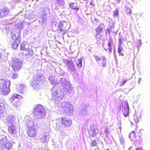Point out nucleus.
<instances>
[{
	"mask_svg": "<svg viewBox=\"0 0 150 150\" xmlns=\"http://www.w3.org/2000/svg\"><path fill=\"white\" fill-rule=\"evenodd\" d=\"M65 88V89H61L60 94L59 93V91H57L56 87H54L52 88V99L54 100L56 104H57L58 105L61 102H60V100L64 98V93L68 95L70 94L72 95L74 94V88L70 83Z\"/></svg>",
	"mask_w": 150,
	"mask_h": 150,
	"instance_id": "1",
	"label": "nucleus"
},
{
	"mask_svg": "<svg viewBox=\"0 0 150 150\" xmlns=\"http://www.w3.org/2000/svg\"><path fill=\"white\" fill-rule=\"evenodd\" d=\"M43 79V76L36 74L34 76L30 83L33 88L35 90L38 91L40 89V85L42 83Z\"/></svg>",
	"mask_w": 150,
	"mask_h": 150,
	"instance_id": "2",
	"label": "nucleus"
},
{
	"mask_svg": "<svg viewBox=\"0 0 150 150\" xmlns=\"http://www.w3.org/2000/svg\"><path fill=\"white\" fill-rule=\"evenodd\" d=\"M11 82L8 80L0 79V92L3 95L8 94L10 91Z\"/></svg>",
	"mask_w": 150,
	"mask_h": 150,
	"instance_id": "3",
	"label": "nucleus"
},
{
	"mask_svg": "<svg viewBox=\"0 0 150 150\" xmlns=\"http://www.w3.org/2000/svg\"><path fill=\"white\" fill-rule=\"evenodd\" d=\"M20 39L21 37L19 33L15 34L12 32L11 38L8 42L12 45L13 49H16L17 48L20 43Z\"/></svg>",
	"mask_w": 150,
	"mask_h": 150,
	"instance_id": "4",
	"label": "nucleus"
},
{
	"mask_svg": "<svg viewBox=\"0 0 150 150\" xmlns=\"http://www.w3.org/2000/svg\"><path fill=\"white\" fill-rule=\"evenodd\" d=\"M34 115L38 118H43L46 116V113L43 106L41 105H37L34 110Z\"/></svg>",
	"mask_w": 150,
	"mask_h": 150,
	"instance_id": "5",
	"label": "nucleus"
},
{
	"mask_svg": "<svg viewBox=\"0 0 150 150\" xmlns=\"http://www.w3.org/2000/svg\"><path fill=\"white\" fill-rule=\"evenodd\" d=\"M10 65H11L13 70L15 72H18L21 68L22 63L20 59L12 58Z\"/></svg>",
	"mask_w": 150,
	"mask_h": 150,
	"instance_id": "6",
	"label": "nucleus"
},
{
	"mask_svg": "<svg viewBox=\"0 0 150 150\" xmlns=\"http://www.w3.org/2000/svg\"><path fill=\"white\" fill-rule=\"evenodd\" d=\"M61 106L64 112L69 116L73 114L74 108L73 106L70 103L63 102L61 104Z\"/></svg>",
	"mask_w": 150,
	"mask_h": 150,
	"instance_id": "7",
	"label": "nucleus"
},
{
	"mask_svg": "<svg viewBox=\"0 0 150 150\" xmlns=\"http://www.w3.org/2000/svg\"><path fill=\"white\" fill-rule=\"evenodd\" d=\"M63 62L67 67V70L71 73H74L76 71L75 65L72 60H69L66 59H63Z\"/></svg>",
	"mask_w": 150,
	"mask_h": 150,
	"instance_id": "8",
	"label": "nucleus"
},
{
	"mask_svg": "<svg viewBox=\"0 0 150 150\" xmlns=\"http://www.w3.org/2000/svg\"><path fill=\"white\" fill-rule=\"evenodd\" d=\"M90 137H96V139L98 140L99 137L101 135V133H99V131L96 128L93 126H91L88 131Z\"/></svg>",
	"mask_w": 150,
	"mask_h": 150,
	"instance_id": "9",
	"label": "nucleus"
},
{
	"mask_svg": "<svg viewBox=\"0 0 150 150\" xmlns=\"http://www.w3.org/2000/svg\"><path fill=\"white\" fill-rule=\"evenodd\" d=\"M29 117H26L25 121L28 128H37V122L35 119L29 118Z\"/></svg>",
	"mask_w": 150,
	"mask_h": 150,
	"instance_id": "10",
	"label": "nucleus"
},
{
	"mask_svg": "<svg viewBox=\"0 0 150 150\" xmlns=\"http://www.w3.org/2000/svg\"><path fill=\"white\" fill-rule=\"evenodd\" d=\"M88 105L83 104L82 105L81 108L79 112V115L83 117H85L88 114Z\"/></svg>",
	"mask_w": 150,
	"mask_h": 150,
	"instance_id": "11",
	"label": "nucleus"
},
{
	"mask_svg": "<svg viewBox=\"0 0 150 150\" xmlns=\"http://www.w3.org/2000/svg\"><path fill=\"white\" fill-rule=\"evenodd\" d=\"M67 23L66 22H60L58 24L57 31L59 32H62L63 34H65L67 30Z\"/></svg>",
	"mask_w": 150,
	"mask_h": 150,
	"instance_id": "12",
	"label": "nucleus"
},
{
	"mask_svg": "<svg viewBox=\"0 0 150 150\" xmlns=\"http://www.w3.org/2000/svg\"><path fill=\"white\" fill-rule=\"evenodd\" d=\"M0 144L8 149H10L12 146L11 143L8 141L6 137L0 139Z\"/></svg>",
	"mask_w": 150,
	"mask_h": 150,
	"instance_id": "13",
	"label": "nucleus"
},
{
	"mask_svg": "<svg viewBox=\"0 0 150 150\" xmlns=\"http://www.w3.org/2000/svg\"><path fill=\"white\" fill-rule=\"evenodd\" d=\"M50 137L49 134L48 132L45 133L40 136V142L42 143H47Z\"/></svg>",
	"mask_w": 150,
	"mask_h": 150,
	"instance_id": "14",
	"label": "nucleus"
},
{
	"mask_svg": "<svg viewBox=\"0 0 150 150\" xmlns=\"http://www.w3.org/2000/svg\"><path fill=\"white\" fill-rule=\"evenodd\" d=\"M9 12V10L8 8H3L0 9V18H4L7 16Z\"/></svg>",
	"mask_w": 150,
	"mask_h": 150,
	"instance_id": "15",
	"label": "nucleus"
},
{
	"mask_svg": "<svg viewBox=\"0 0 150 150\" xmlns=\"http://www.w3.org/2000/svg\"><path fill=\"white\" fill-rule=\"evenodd\" d=\"M61 121L62 124L66 127L70 126L72 124V120L67 117H62L61 118Z\"/></svg>",
	"mask_w": 150,
	"mask_h": 150,
	"instance_id": "16",
	"label": "nucleus"
},
{
	"mask_svg": "<svg viewBox=\"0 0 150 150\" xmlns=\"http://www.w3.org/2000/svg\"><path fill=\"white\" fill-rule=\"evenodd\" d=\"M49 11V8H46L44 10H43L41 12V21H42L43 24H46L47 14Z\"/></svg>",
	"mask_w": 150,
	"mask_h": 150,
	"instance_id": "17",
	"label": "nucleus"
},
{
	"mask_svg": "<svg viewBox=\"0 0 150 150\" xmlns=\"http://www.w3.org/2000/svg\"><path fill=\"white\" fill-rule=\"evenodd\" d=\"M70 82L67 80H66L64 78H61L59 79L57 84H59L63 87L62 89H65V87L69 84Z\"/></svg>",
	"mask_w": 150,
	"mask_h": 150,
	"instance_id": "18",
	"label": "nucleus"
},
{
	"mask_svg": "<svg viewBox=\"0 0 150 150\" xmlns=\"http://www.w3.org/2000/svg\"><path fill=\"white\" fill-rule=\"evenodd\" d=\"M37 128H29L27 132V134L29 136L34 137L35 136L36 134V129Z\"/></svg>",
	"mask_w": 150,
	"mask_h": 150,
	"instance_id": "19",
	"label": "nucleus"
},
{
	"mask_svg": "<svg viewBox=\"0 0 150 150\" xmlns=\"http://www.w3.org/2000/svg\"><path fill=\"white\" fill-rule=\"evenodd\" d=\"M129 108L127 104H125L123 107L122 112L125 117H127L128 115Z\"/></svg>",
	"mask_w": 150,
	"mask_h": 150,
	"instance_id": "20",
	"label": "nucleus"
},
{
	"mask_svg": "<svg viewBox=\"0 0 150 150\" xmlns=\"http://www.w3.org/2000/svg\"><path fill=\"white\" fill-rule=\"evenodd\" d=\"M9 126L8 132L10 133L12 135H14L16 133V130L15 126L13 124H10L8 125Z\"/></svg>",
	"mask_w": 150,
	"mask_h": 150,
	"instance_id": "21",
	"label": "nucleus"
},
{
	"mask_svg": "<svg viewBox=\"0 0 150 150\" xmlns=\"http://www.w3.org/2000/svg\"><path fill=\"white\" fill-rule=\"evenodd\" d=\"M49 80L51 84L54 86H56L58 83L57 80H55L54 77L53 76H51L50 77Z\"/></svg>",
	"mask_w": 150,
	"mask_h": 150,
	"instance_id": "22",
	"label": "nucleus"
},
{
	"mask_svg": "<svg viewBox=\"0 0 150 150\" xmlns=\"http://www.w3.org/2000/svg\"><path fill=\"white\" fill-rule=\"evenodd\" d=\"M14 118L12 115H7L6 117V121L7 123H10V124H13V122Z\"/></svg>",
	"mask_w": 150,
	"mask_h": 150,
	"instance_id": "23",
	"label": "nucleus"
},
{
	"mask_svg": "<svg viewBox=\"0 0 150 150\" xmlns=\"http://www.w3.org/2000/svg\"><path fill=\"white\" fill-rule=\"evenodd\" d=\"M53 143V145H54L55 147H57L60 148H61L62 147V143L59 140L54 141Z\"/></svg>",
	"mask_w": 150,
	"mask_h": 150,
	"instance_id": "24",
	"label": "nucleus"
},
{
	"mask_svg": "<svg viewBox=\"0 0 150 150\" xmlns=\"http://www.w3.org/2000/svg\"><path fill=\"white\" fill-rule=\"evenodd\" d=\"M136 135L135 134V132L134 131H132L129 135V138L131 139L132 142L134 141L135 140L136 138Z\"/></svg>",
	"mask_w": 150,
	"mask_h": 150,
	"instance_id": "25",
	"label": "nucleus"
},
{
	"mask_svg": "<svg viewBox=\"0 0 150 150\" xmlns=\"http://www.w3.org/2000/svg\"><path fill=\"white\" fill-rule=\"evenodd\" d=\"M76 61V65L77 67L79 68H81L82 67V59L81 58L78 59Z\"/></svg>",
	"mask_w": 150,
	"mask_h": 150,
	"instance_id": "26",
	"label": "nucleus"
},
{
	"mask_svg": "<svg viewBox=\"0 0 150 150\" xmlns=\"http://www.w3.org/2000/svg\"><path fill=\"white\" fill-rule=\"evenodd\" d=\"M139 140H138V139H137V141L136 140L134 141V143L135 145V146H139L140 145L142 146V145H143L142 142L141 140V139L140 138V137H139Z\"/></svg>",
	"mask_w": 150,
	"mask_h": 150,
	"instance_id": "27",
	"label": "nucleus"
},
{
	"mask_svg": "<svg viewBox=\"0 0 150 150\" xmlns=\"http://www.w3.org/2000/svg\"><path fill=\"white\" fill-rule=\"evenodd\" d=\"M75 3L73 2L70 3L69 4V7L72 9L74 10H76V11H78L79 10V8L75 6Z\"/></svg>",
	"mask_w": 150,
	"mask_h": 150,
	"instance_id": "28",
	"label": "nucleus"
},
{
	"mask_svg": "<svg viewBox=\"0 0 150 150\" xmlns=\"http://www.w3.org/2000/svg\"><path fill=\"white\" fill-rule=\"evenodd\" d=\"M20 103L18 100H17L14 102L13 104V108L15 110H17L19 106Z\"/></svg>",
	"mask_w": 150,
	"mask_h": 150,
	"instance_id": "29",
	"label": "nucleus"
},
{
	"mask_svg": "<svg viewBox=\"0 0 150 150\" xmlns=\"http://www.w3.org/2000/svg\"><path fill=\"white\" fill-rule=\"evenodd\" d=\"M140 117L141 115L140 114H139V115H137L136 114H134V120L136 124L139 122Z\"/></svg>",
	"mask_w": 150,
	"mask_h": 150,
	"instance_id": "30",
	"label": "nucleus"
},
{
	"mask_svg": "<svg viewBox=\"0 0 150 150\" xmlns=\"http://www.w3.org/2000/svg\"><path fill=\"white\" fill-rule=\"evenodd\" d=\"M56 129L59 131L61 130L62 124L60 123V121L59 120L57 121L56 123Z\"/></svg>",
	"mask_w": 150,
	"mask_h": 150,
	"instance_id": "31",
	"label": "nucleus"
},
{
	"mask_svg": "<svg viewBox=\"0 0 150 150\" xmlns=\"http://www.w3.org/2000/svg\"><path fill=\"white\" fill-rule=\"evenodd\" d=\"M59 6H64L65 4L64 0H55Z\"/></svg>",
	"mask_w": 150,
	"mask_h": 150,
	"instance_id": "32",
	"label": "nucleus"
},
{
	"mask_svg": "<svg viewBox=\"0 0 150 150\" xmlns=\"http://www.w3.org/2000/svg\"><path fill=\"white\" fill-rule=\"evenodd\" d=\"M25 86L22 84L20 85L17 88V91L21 93L23 92V90L24 89Z\"/></svg>",
	"mask_w": 150,
	"mask_h": 150,
	"instance_id": "33",
	"label": "nucleus"
},
{
	"mask_svg": "<svg viewBox=\"0 0 150 150\" xmlns=\"http://www.w3.org/2000/svg\"><path fill=\"white\" fill-rule=\"evenodd\" d=\"M135 148H134L133 147L131 146L128 149V150H142V146H135Z\"/></svg>",
	"mask_w": 150,
	"mask_h": 150,
	"instance_id": "34",
	"label": "nucleus"
},
{
	"mask_svg": "<svg viewBox=\"0 0 150 150\" xmlns=\"http://www.w3.org/2000/svg\"><path fill=\"white\" fill-rule=\"evenodd\" d=\"M102 62L101 63V66L102 67H104L106 65V59L105 57L103 56H102Z\"/></svg>",
	"mask_w": 150,
	"mask_h": 150,
	"instance_id": "35",
	"label": "nucleus"
},
{
	"mask_svg": "<svg viewBox=\"0 0 150 150\" xmlns=\"http://www.w3.org/2000/svg\"><path fill=\"white\" fill-rule=\"evenodd\" d=\"M97 144V142L96 140H93V141H91V146L92 147L91 149V150H93L94 149L93 147L96 146Z\"/></svg>",
	"mask_w": 150,
	"mask_h": 150,
	"instance_id": "36",
	"label": "nucleus"
},
{
	"mask_svg": "<svg viewBox=\"0 0 150 150\" xmlns=\"http://www.w3.org/2000/svg\"><path fill=\"white\" fill-rule=\"evenodd\" d=\"M103 28L101 27V25H99L96 29V33H101L103 30Z\"/></svg>",
	"mask_w": 150,
	"mask_h": 150,
	"instance_id": "37",
	"label": "nucleus"
},
{
	"mask_svg": "<svg viewBox=\"0 0 150 150\" xmlns=\"http://www.w3.org/2000/svg\"><path fill=\"white\" fill-rule=\"evenodd\" d=\"M5 108V105L3 103H0V113L2 112Z\"/></svg>",
	"mask_w": 150,
	"mask_h": 150,
	"instance_id": "38",
	"label": "nucleus"
},
{
	"mask_svg": "<svg viewBox=\"0 0 150 150\" xmlns=\"http://www.w3.org/2000/svg\"><path fill=\"white\" fill-rule=\"evenodd\" d=\"M56 71H57L58 73H59L61 74H63L64 72L63 70L60 67H58L56 68Z\"/></svg>",
	"mask_w": 150,
	"mask_h": 150,
	"instance_id": "39",
	"label": "nucleus"
},
{
	"mask_svg": "<svg viewBox=\"0 0 150 150\" xmlns=\"http://www.w3.org/2000/svg\"><path fill=\"white\" fill-rule=\"evenodd\" d=\"M120 143L122 144L123 146L124 145L125 140L122 136L120 137Z\"/></svg>",
	"mask_w": 150,
	"mask_h": 150,
	"instance_id": "40",
	"label": "nucleus"
},
{
	"mask_svg": "<svg viewBox=\"0 0 150 150\" xmlns=\"http://www.w3.org/2000/svg\"><path fill=\"white\" fill-rule=\"evenodd\" d=\"M23 23L20 22L18 23L17 25V27L18 28L21 29L23 28Z\"/></svg>",
	"mask_w": 150,
	"mask_h": 150,
	"instance_id": "41",
	"label": "nucleus"
},
{
	"mask_svg": "<svg viewBox=\"0 0 150 150\" xmlns=\"http://www.w3.org/2000/svg\"><path fill=\"white\" fill-rule=\"evenodd\" d=\"M125 11L126 13L127 14H131L132 13V11L130 8H125Z\"/></svg>",
	"mask_w": 150,
	"mask_h": 150,
	"instance_id": "42",
	"label": "nucleus"
},
{
	"mask_svg": "<svg viewBox=\"0 0 150 150\" xmlns=\"http://www.w3.org/2000/svg\"><path fill=\"white\" fill-rule=\"evenodd\" d=\"M18 74L17 73H13L11 75L12 78L14 79H15L18 78Z\"/></svg>",
	"mask_w": 150,
	"mask_h": 150,
	"instance_id": "43",
	"label": "nucleus"
},
{
	"mask_svg": "<svg viewBox=\"0 0 150 150\" xmlns=\"http://www.w3.org/2000/svg\"><path fill=\"white\" fill-rule=\"evenodd\" d=\"M94 57L96 61L98 62L100 61L101 59V57H99L98 56H94Z\"/></svg>",
	"mask_w": 150,
	"mask_h": 150,
	"instance_id": "44",
	"label": "nucleus"
},
{
	"mask_svg": "<svg viewBox=\"0 0 150 150\" xmlns=\"http://www.w3.org/2000/svg\"><path fill=\"white\" fill-rule=\"evenodd\" d=\"M112 42V38H110L109 40L108 41V47H111V43Z\"/></svg>",
	"mask_w": 150,
	"mask_h": 150,
	"instance_id": "45",
	"label": "nucleus"
},
{
	"mask_svg": "<svg viewBox=\"0 0 150 150\" xmlns=\"http://www.w3.org/2000/svg\"><path fill=\"white\" fill-rule=\"evenodd\" d=\"M128 80L129 79H126L121 81L120 86H121L124 85L125 83H126Z\"/></svg>",
	"mask_w": 150,
	"mask_h": 150,
	"instance_id": "46",
	"label": "nucleus"
},
{
	"mask_svg": "<svg viewBox=\"0 0 150 150\" xmlns=\"http://www.w3.org/2000/svg\"><path fill=\"white\" fill-rule=\"evenodd\" d=\"M111 30L110 28H107L106 30L105 34L107 35V34H108L109 35H110V33L111 32Z\"/></svg>",
	"mask_w": 150,
	"mask_h": 150,
	"instance_id": "47",
	"label": "nucleus"
},
{
	"mask_svg": "<svg viewBox=\"0 0 150 150\" xmlns=\"http://www.w3.org/2000/svg\"><path fill=\"white\" fill-rule=\"evenodd\" d=\"M15 98L16 99V97L15 96L14 94L12 96V97L10 99V101L11 102H12Z\"/></svg>",
	"mask_w": 150,
	"mask_h": 150,
	"instance_id": "48",
	"label": "nucleus"
},
{
	"mask_svg": "<svg viewBox=\"0 0 150 150\" xmlns=\"http://www.w3.org/2000/svg\"><path fill=\"white\" fill-rule=\"evenodd\" d=\"M123 50V48L121 45H119V47L117 50V52L119 53H120L121 51Z\"/></svg>",
	"mask_w": 150,
	"mask_h": 150,
	"instance_id": "49",
	"label": "nucleus"
},
{
	"mask_svg": "<svg viewBox=\"0 0 150 150\" xmlns=\"http://www.w3.org/2000/svg\"><path fill=\"white\" fill-rule=\"evenodd\" d=\"M114 14L113 16H117L118 15L119 11L117 9H116L114 11Z\"/></svg>",
	"mask_w": 150,
	"mask_h": 150,
	"instance_id": "50",
	"label": "nucleus"
},
{
	"mask_svg": "<svg viewBox=\"0 0 150 150\" xmlns=\"http://www.w3.org/2000/svg\"><path fill=\"white\" fill-rule=\"evenodd\" d=\"M15 96L16 97V99L18 100V99H20L22 98V96L19 95H18L17 94H15Z\"/></svg>",
	"mask_w": 150,
	"mask_h": 150,
	"instance_id": "51",
	"label": "nucleus"
},
{
	"mask_svg": "<svg viewBox=\"0 0 150 150\" xmlns=\"http://www.w3.org/2000/svg\"><path fill=\"white\" fill-rule=\"evenodd\" d=\"M30 49H25L24 51V52L25 53V55H29V52Z\"/></svg>",
	"mask_w": 150,
	"mask_h": 150,
	"instance_id": "52",
	"label": "nucleus"
},
{
	"mask_svg": "<svg viewBox=\"0 0 150 150\" xmlns=\"http://www.w3.org/2000/svg\"><path fill=\"white\" fill-rule=\"evenodd\" d=\"M29 57H33V51L32 50H30L29 51Z\"/></svg>",
	"mask_w": 150,
	"mask_h": 150,
	"instance_id": "53",
	"label": "nucleus"
},
{
	"mask_svg": "<svg viewBox=\"0 0 150 150\" xmlns=\"http://www.w3.org/2000/svg\"><path fill=\"white\" fill-rule=\"evenodd\" d=\"M21 50H25V45L24 44H21Z\"/></svg>",
	"mask_w": 150,
	"mask_h": 150,
	"instance_id": "54",
	"label": "nucleus"
},
{
	"mask_svg": "<svg viewBox=\"0 0 150 150\" xmlns=\"http://www.w3.org/2000/svg\"><path fill=\"white\" fill-rule=\"evenodd\" d=\"M119 45H121L122 43V40L121 38H119L118 40Z\"/></svg>",
	"mask_w": 150,
	"mask_h": 150,
	"instance_id": "55",
	"label": "nucleus"
},
{
	"mask_svg": "<svg viewBox=\"0 0 150 150\" xmlns=\"http://www.w3.org/2000/svg\"><path fill=\"white\" fill-rule=\"evenodd\" d=\"M97 33L96 34L95 36H96V39L98 40V36H99V35L98 34L99 33Z\"/></svg>",
	"mask_w": 150,
	"mask_h": 150,
	"instance_id": "56",
	"label": "nucleus"
},
{
	"mask_svg": "<svg viewBox=\"0 0 150 150\" xmlns=\"http://www.w3.org/2000/svg\"><path fill=\"white\" fill-rule=\"evenodd\" d=\"M142 42L141 40H139V47H140V46H141L142 45Z\"/></svg>",
	"mask_w": 150,
	"mask_h": 150,
	"instance_id": "57",
	"label": "nucleus"
},
{
	"mask_svg": "<svg viewBox=\"0 0 150 150\" xmlns=\"http://www.w3.org/2000/svg\"><path fill=\"white\" fill-rule=\"evenodd\" d=\"M94 20L95 21H96L97 22H98L99 21V19H97V18H96L95 17L94 18Z\"/></svg>",
	"mask_w": 150,
	"mask_h": 150,
	"instance_id": "58",
	"label": "nucleus"
},
{
	"mask_svg": "<svg viewBox=\"0 0 150 150\" xmlns=\"http://www.w3.org/2000/svg\"><path fill=\"white\" fill-rule=\"evenodd\" d=\"M142 79L141 78H139V81H138V83L139 84H140L139 83L140 81H142Z\"/></svg>",
	"mask_w": 150,
	"mask_h": 150,
	"instance_id": "59",
	"label": "nucleus"
},
{
	"mask_svg": "<svg viewBox=\"0 0 150 150\" xmlns=\"http://www.w3.org/2000/svg\"><path fill=\"white\" fill-rule=\"evenodd\" d=\"M14 2L17 3H18L19 2V0H14Z\"/></svg>",
	"mask_w": 150,
	"mask_h": 150,
	"instance_id": "60",
	"label": "nucleus"
},
{
	"mask_svg": "<svg viewBox=\"0 0 150 150\" xmlns=\"http://www.w3.org/2000/svg\"><path fill=\"white\" fill-rule=\"evenodd\" d=\"M108 49H109V51L110 52H111L112 51V48L111 47H109Z\"/></svg>",
	"mask_w": 150,
	"mask_h": 150,
	"instance_id": "61",
	"label": "nucleus"
},
{
	"mask_svg": "<svg viewBox=\"0 0 150 150\" xmlns=\"http://www.w3.org/2000/svg\"><path fill=\"white\" fill-rule=\"evenodd\" d=\"M105 133L106 134H107V133H108V130H107V129H106L105 130Z\"/></svg>",
	"mask_w": 150,
	"mask_h": 150,
	"instance_id": "62",
	"label": "nucleus"
},
{
	"mask_svg": "<svg viewBox=\"0 0 150 150\" xmlns=\"http://www.w3.org/2000/svg\"><path fill=\"white\" fill-rule=\"evenodd\" d=\"M120 0H117V3H119L120 2Z\"/></svg>",
	"mask_w": 150,
	"mask_h": 150,
	"instance_id": "63",
	"label": "nucleus"
},
{
	"mask_svg": "<svg viewBox=\"0 0 150 150\" xmlns=\"http://www.w3.org/2000/svg\"><path fill=\"white\" fill-rule=\"evenodd\" d=\"M1 67H0V73H2V69L1 68Z\"/></svg>",
	"mask_w": 150,
	"mask_h": 150,
	"instance_id": "64",
	"label": "nucleus"
}]
</instances>
